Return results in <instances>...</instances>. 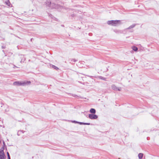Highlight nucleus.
Returning <instances> with one entry per match:
<instances>
[{
    "mask_svg": "<svg viewBox=\"0 0 159 159\" xmlns=\"http://www.w3.org/2000/svg\"><path fill=\"white\" fill-rule=\"evenodd\" d=\"M117 90L119 91H120L121 90V88H117Z\"/></svg>",
    "mask_w": 159,
    "mask_h": 159,
    "instance_id": "nucleus-18",
    "label": "nucleus"
},
{
    "mask_svg": "<svg viewBox=\"0 0 159 159\" xmlns=\"http://www.w3.org/2000/svg\"><path fill=\"white\" fill-rule=\"evenodd\" d=\"M46 2H45L46 4L48 7H50L51 6V7L53 8H59L61 7V6L58 5H56L54 3H51V2L49 0H46Z\"/></svg>",
    "mask_w": 159,
    "mask_h": 159,
    "instance_id": "nucleus-1",
    "label": "nucleus"
},
{
    "mask_svg": "<svg viewBox=\"0 0 159 159\" xmlns=\"http://www.w3.org/2000/svg\"><path fill=\"white\" fill-rule=\"evenodd\" d=\"M22 61V59L21 60V61Z\"/></svg>",
    "mask_w": 159,
    "mask_h": 159,
    "instance_id": "nucleus-24",
    "label": "nucleus"
},
{
    "mask_svg": "<svg viewBox=\"0 0 159 159\" xmlns=\"http://www.w3.org/2000/svg\"><path fill=\"white\" fill-rule=\"evenodd\" d=\"M99 78L102 80H105L106 78H104L102 76H100L99 77Z\"/></svg>",
    "mask_w": 159,
    "mask_h": 159,
    "instance_id": "nucleus-16",
    "label": "nucleus"
},
{
    "mask_svg": "<svg viewBox=\"0 0 159 159\" xmlns=\"http://www.w3.org/2000/svg\"><path fill=\"white\" fill-rule=\"evenodd\" d=\"M71 61L75 62L77 61V60H76L75 59H72L70 60Z\"/></svg>",
    "mask_w": 159,
    "mask_h": 159,
    "instance_id": "nucleus-15",
    "label": "nucleus"
},
{
    "mask_svg": "<svg viewBox=\"0 0 159 159\" xmlns=\"http://www.w3.org/2000/svg\"><path fill=\"white\" fill-rule=\"evenodd\" d=\"M3 143L4 144H5V143H4V142H3Z\"/></svg>",
    "mask_w": 159,
    "mask_h": 159,
    "instance_id": "nucleus-21",
    "label": "nucleus"
},
{
    "mask_svg": "<svg viewBox=\"0 0 159 159\" xmlns=\"http://www.w3.org/2000/svg\"><path fill=\"white\" fill-rule=\"evenodd\" d=\"M90 112L91 113L94 114L96 113V110L94 109L91 108L90 110Z\"/></svg>",
    "mask_w": 159,
    "mask_h": 159,
    "instance_id": "nucleus-7",
    "label": "nucleus"
},
{
    "mask_svg": "<svg viewBox=\"0 0 159 159\" xmlns=\"http://www.w3.org/2000/svg\"><path fill=\"white\" fill-rule=\"evenodd\" d=\"M143 156V154L142 153H140L138 155V157L139 159H141Z\"/></svg>",
    "mask_w": 159,
    "mask_h": 159,
    "instance_id": "nucleus-12",
    "label": "nucleus"
},
{
    "mask_svg": "<svg viewBox=\"0 0 159 159\" xmlns=\"http://www.w3.org/2000/svg\"><path fill=\"white\" fill-rule=\"evenodd\" d=\"M51 16H52V15H51V16H50V17H51Z\"/></svg>",
    "mask_w": 159,
    "mask_h": 159,
    "instance_id": "nucleus-25",
    "label": "nucleus"
},
{
    "mask_svg": "<svg viewBox=\"0 0 159 159\" xmlns=\"http://www.w3.org/2000/svg\"><path fill=\"white\" fill-rule=\"evenodd\" d=\"M78 123L80 125H90V123H83L81 122H78Z\"/></svg>",
    "mask_w": 159,
    "mask_h": 159,
    "instance_id": "nucleus-8",
    "label": "nucleus"
},
{
    "mask_svg": "<svg viewBox=\"0 0 159 159\" xmlns=\"http://www.w3.org/2000/svg\"><path fill=\"white\" fill-rule=\"evenodd\" d=\"M120 20H111L108 21L107 23L109 25H111L113 26H117L118 25L120 24Z\"/></svg>",
    "mask_w": 159,
    "mask_h": 159,
    "instance_id": "nucleus-3",
    "label": "nucleus"
},
{
    "mask_svg": "<svg viewBox=\"0 0 159 159\" xmlns=\"http://www.w3.org/2000/svg\"><path fill=\"white\" fill-rule=\"evenodd\" d=\"M31 83V82L30 81H16L14 82L13 84L15 85H22L24 86L26 84H30Z\"/></svg>",
    "mask_w": 159,
    "mask_h": 159,
    "instance_id": "nucleus-2",
    "label": "nucleus"
},
{
    "mask_svg": "<svg viewBox=\"0 0 159 159\" xmlns=\"http://www.w3.org/2000/svg\"><path fill=\"white\" fill-rule=\"evenodd\" d=\"M72 122H73V123H77V122H78L76 121H75V120H74V121H72Z\"/></svg>",
    "mask_w": 159,
    "mask_h": 159,
    "instance_id": "nucleus-19",
    "label": "nucleus"
},
{
    "mask_svg": "<svg viewBox=\"0 0 159 159\" xmlns=\"http://www.w3.org/2000/svg\"><path fill=\"white\" fill-rule=\"evenodd\" d=\"M114 31L117 34L121 33L122 32H121V31L120 30H114Z\"/></svg>",
    "mask_w": 159,
    "mask_h": 159,
    "instance_id": "nucleus-10",
    "label": "nucleus"
},
{
    "mask_svg": "<svg viewBox=\"0 0 159 159\" xmlns=\"http://www.w3.org/2000/svg\"><path fill=\"white\" fill-rule=\"evenodd\" d=\"M7 154L8 159H10V155H9V153H8V152H7Z\"/></svg>",
    "mask_w": 159,
    "mask_h": 159,
    "instance_id": "nucleus-17",
    "label": "nucleus"
},
{
    "mask_svg": "<svg viewBox=\"0 0 159 159\" xmlns=\"http://www.w3.org/2000/svg\"><path fill=\"white\" fill-rule=\"evenodd\" d=\"M132 49L135 52L137 51L138 50V48L135 46L132 47Z\"/></svg>",
    "mask_w": 159,
    "mask_h": 159,
    "instance_id": "nucleus-11",
    "label": "nucleus"
},
{
    "mask_svg": "<svg viewBox=\"0 0 159 159\" xmlns=\"http://www.w3.org/2000/svg\"><path fill=\"white\" fill-rule=\"evenodd\" d=\"M52 67L55 69H56V70H58V68L57 67V66H54V65H52Z\"/></svg>",
    "mask_w": 159,
    "mask_h": 159,
    "instance_id": "nucleus-14",
    "label": "nucleus"
},
{
    "mask_svg": "<svg viewBox=\"0 0 159 159\" xmlns=\"http://www.w3.org/2000/svg\"><path fill=\"white\" fill-rule=\"evenodd\" d=\"M135 24H133V25H131V26H130L128 28H127L126 29H130L132 28H134V27H135Z\"/></svg>",
    "mask_w": 159,
    "mask_h": 159,
    "instance_id": "nucleus-13",
    "label": "nucleus"
},
{
    "mask_svg": "<svg viewBox=\"0 0 159 159\" xmlns=\"http://www.w3.org/2000/svg\"><path fill=\"white\" fill-rule=\"evenodd\" d=\"M89 118L91 119H96L98 118V116L95 114H89Z\"/></svg>",
    "mask_w": 159,
    "mask_h": 159,
    "instance_id": "nucleus-4",
    "label": "nucleus"
},
{
    "mask_svg": "<svg viewBox=\"0 0 159 159\" xmlns=\"http://www.w3.org/2000/svg\"><path fill=\"white\" fill-rule=\"evenodd\" d=\"M0 159H5V156L3 150H0Z\"/></svg>",
    "mask_w": 159,
    "mask_h": 159,
    "instance_id": "nucleus-5",
    "label": "nucleus"
},
{
    "mask_svg": "<svg viewBox=\"0 0 159 159\" xmlns=\"http://www.w3.org/2000/svg\"><path fill=\"white\" fill-rule=\"evenodd\" d=\"M112 89L114 90H117V87L114 85H113L111 86Z\"/></svg>",
    "mask_w": 159,
    "mask_h": 159,
    "instance_id": "nucleus-9",
    "label": "nucleus"
},
{
    "mask_svg": "<svg viewBox=\"0 0 159 159\" xmlns=\"http://www.w3.org/2000/svg\"><path fill=\"white\" fill-rule=\"evenodd\" d=\"M2 48H4V47H2Z\"/></svg>",
    "mask_w": 159,
    "mask_h": 159,
    "instance_id": "nucleus-23",
    "label": "nucleus"
},
{
    "mask_svg": "<svg viewBox=\"0 0 159 159\" xmlns=\"http://www.w3.org/2000/svg\"><path fill=\"white\" fill-rule=\"evenodd\" d=\"M5 3L9 7H11L12 6V5L11 4L9 0H8L6 1L5 2Z\"/></svg>",
    "mask_w": 159,
    "mask_h": 159,
    "instance_id": "nucleus-6",
    "label": "nucleus"
},
{
    "mask_svg": "<svg viewBox=\"0 0 159 159\" xmlns=\"http://www.w3.org/2000/svg\"><path fill=\"white\" fill-rule=\"evenodd\" d=\"M15 67H17L16 66H14L13 68H15Z\"/></svg>",
    "mask_w": 159,
    "mask_h": 159,
    "instance_id": "nucleus-20",
    "label": "nucleus"
},
{
    "mask_svg": "<svg viewBox=\"0 0 159 159\" xmlns=\"http://www.w3.org/2000/svg\"><path fill=\"white\" fill-rule=\"evenodd\" d=\"M21 56H23V55H21Z\"/></svg>",
    "mask_w": 159,
    "mask_h": 159,
    "instance_id": "nucleus-22",
    "label": "nucleus"
}]
</instances>
